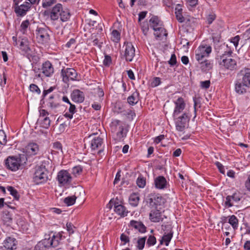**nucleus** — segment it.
Wrapping results in <instances>:
<instances>
[{
	"label": "nucleus",
	"mask_w": 250,
	"mask_h": 250,
	"mask_svg": "<svg viewBox=\"0 0 250 250\" xmlns=\"http://www.w3.org/2000/svg\"><path fill=\"white\" fill-rule=\"evenodd\" d=\"M61 11H62V5L60 3L56 4L49 12L50 18L51 20L55 21L59 19Z\"/></svg>",
	"instance_id": "12"
},
{
	"label": "nucleus",
	"mask_w": 250,
	"mask_h": 250,
	"mask_svg": "<svg viewBox=\"0 0 250 250\" xmlns=\"http://www.w3.org/2000/svg\"><path fill=\"white\" fill-rule=\"evenodd\" d=\"M199 64V67L203 71H207L210 70L212 67V64L209 60L205 59L204 61L201 62Z\"/></svg>",
	"instance_id": "25"
},
{
	"label": "nucleus",
	"mask_w": 250,
	"mask_h": 250,
	"mask_svg": "<svg viewBox=\"0 0 250 250\" xmlns=\"http://www.w3.org/2000/svg\"><path fill=\"white\" fill-rule=\"evenodd\" d=\"M156 243V239L153 235H149L146 242V246H154Z\"/></svg>",
	"instance_id": "42"
},
{
	"label": "nucleus",
	"mask_w": 250,
	"mask_h": 250,
	"mask_svg": "<svg viewBox=\"0 0 250 250\" xmlns=\"http://www.w3.org/2000/svg\"><path fill=\"white\" fill-rule=\"evenodd\" d=\"M7 190L9 191L10 194L13 196L14 198L18 200L20 198V194L18 192L17 190L13 187L9 186L7 188Z\"/></svg>",
	"instance_id": "35"
},
{
	"label": "nucleus",
	"mask_w": 250,
	"mask_h": 250,
	"mask_svg": "<svg viewBox=\"0 0 250 250\" xmlns=\"http://www.w3.org/2000/svg\"><path fill=\"white\" fill-rule=\"evenodd\" d=\"M211 52V47L209 46H200L198 47L195 52H199V53L205 55L206 57H207Z\"/></svg>",
	"instance_id": "26"
},
{
	"label": "nucleus",
	"mask_w": 250,
	"mask_h": 250,
	"mask_svg": "<svg viewBox=\"0 0 250 250\" xmlns=\"http://www.w3.org/2000/svg\"><path fill=\"white\" fill-rule=\"evenodd\" d=\"M27 41L26 39H22L20 42V49L25 53H28L30 49L28 46Z\"/></svg>",
	"instance_id": "34"
},
{
	"label": "nucleus",
	"mask_w": 250,
	"mask_h": 250,
	"mask_svg": "<svg viewBox=\"0 0 250 250\" xmlns=\"http://www.w3.org/2000/svg\"><path fill=\"white\" fill-rule=\"evenodd\" d=\"M62 231L55 235L51 232L49 234L45 235V238L36 245L34 250H45L47 248L57 247L62 239Z\"/></svg>",
	"instance_id": "1"
},
{
	"label": "nucleus",
	"mask_w": 250,
	"mask_h": 250,
	"mask_svg": "<svg viewBox=\"0 0 250 250\" xmlns=\"http://www.w3.org/2000/svg\"><path fill=\"white\" fill-rule=\"evenodd\" d=\"M40 119L47 117L49 115V113L45 109H42L40 111Z\"/></svg>",
	"instance_id": "62"
},
{
	"label": "nucleus",
	"mask_w": 250,
	"mask_h": 250,
	"mask_svg": "<svg viewBox=\"0 0 250 250\" xmlns=\"http://www.w3.org/2000/svg\"><path fill=\"white\" fill-rule=\"evenodd\" d=\"M125 47L124 56L126 61L131 62L135 56V48L131 42H125L123 46Z\"/></svg>",
	"instance_id": "6"
},
{
	"label": "nucleus",
	"mask_w": 250,
	"mask_h": 250,
	"mask_svg": "<svg viewBox=\"0 0 250 250\" xmlns=\"http://www.w3.org/2000/svg\"><path fill=\"white\" fill-rule=\"evenodd\" d=\"M17 240L12 237L7 238L4 242V247L8 250H13L16 249Z\"/></svg>",
	"instance_id": "18"
},
{
	"label": "nucleus",
	"mask_w": 250,
	"mask_h": 250,
	"mask_svg": "<svg viewBox=\"0 0 250 250\" xmlns=\"http://www.w3.org/2000/svg\"><path fill=\"white\" fill-rule=\"evenodd\" d=\"M153 30L156 32L154 34L157 37H160L163 35H166L165 29L163 27H161V26H158L156 28H154Z\"/></svg>",
	"instance_id": "37"
},
{
	"label": "nucleus",
	"mask_w": 250,
	"mask_h": 250,
	"mask_svg": "<svg viewBox=\"0 0 250 250\" xmlns=\"http://www.w3.org/2000/svg\"><path fill=\"white\" fill-rule=\"evenodd\" d=\"M42 126L44 128H48L50 125V120L47 117L40 119Z\"/></svg>",
	"instance_id": "38"
},
{
	"label": "nucleus",
	"mask_w": 250,
	"mask_h": 250,
	"mask_svg": "<svg viewBox=\"0 0 250 250\" xmlns=\"http://www.w3.org/2000/svg\"><path fill=\"white\" fill-rule=\"evenodd\" d=\"M175 10V14L177 21L179 22H183L185 21V18L182 15V9L181 5L179 4H177Z\"/></svg>",
	"instance_id": "24"
},
{
	"label": "nucleus",
	"mask_w": 250,
	"mask_h": 250,
	"mask_svg": "<svg viewBox=\"0 0 250 250\" xmlns=\"http://www.w3.org/2000/svg\"><path fill=\"white\" fill-rule=\"evenodd\" d=\"M146 236L138 237L136 243V247L139 250H142L145 245Z\"/></svg>",
	"instance_id": "28"
},
{
	"label": "nucleus",
	"mask_w": 250,
	"mask_h": 250,
	"mask_svg": "<svg viewBox=\"0 0 250 250\" xmlns=\"http://www.w3.org/2000/svg\"><path fill=\"white\" fill-rule=\"evenodd\" d=\"M56 3V0H42V6L45 8Z\"/></svg>",
	"instance_id": "44"
},
{
	"label": "nucleus",
	"mask_w": 250,
	"mask_h": 250,
	"mask_svg": "<svg viewBox=\"0 0 250 250\" xmlns=\"http://www.w3.org/2000/svg\"><path fill=\"white\" fill-rule=\"evenodd\" d=\"M14 11L18 17H23L30 8V3H25L20 5H14Z\"/></svg>",
	"instance_id": "8"
},
{
	"label": "nucleus",
	"mask_w": 250,
	"mask_h": 250,
	"mask_svg": "<svg viewBox=\"0 0 250 250\" xmlns=\"http://www.w3.org/2000/svg\"><path fill=\"white\" fill-rule=\"evenodd\" d=\"M74 227L71 223H67L66 224L67 230L69 233V234H72L74 233Z\"/></svg>",
	"instance_id": "58"
},
{
	"label": "nucleus",
	"mask_w": 250,
	"mask_h": 250,
	"mask_svg": "<svg viewBox=\"0 0 250 250\" xmlns=\"http://www.w3.org/2000/svg\"><path fill=\"white\" fill-rule=\"evenodd\" d=\"M175 107L173 111V116L174 117L177 116L180 114L185 108L186 104L184 99L180 97L176 101L174 102Z\"/></svg>",
	"instance_id": "11"
},
{
	"label": "nucleus",
	"mask_w": 250,
	"mask_h": 250,
	"mask_svg": "<svg viewBox=\"0 0 250 250\" xmlns=\"http://www.w3.org/2000/svg\"><path fill=\"white\" fill-rule=\"evenodd\" d=\"M232 202V200L231 197H230V196H228L226 199V201L225 203V205L228 207H232L233 206V203Z\"/></svg>",
	"instance_id": "52"
},
{
	"label": "nucleus",
	"mask_w": 250,
	"mask_h": 250,
	"mask_svg": "<svg viewBox=\"0 0 250 250\" xmlns=\"http://www.w3.org/2000/svg\"><path fill=\"white\" fill-rule=\"evenodd\" d=\"M71 98L74 102L81 103L84 100V94L80 90L76 89L73 91L71 94Z\"/></svg>",
	"instance_id": "14"
},
{
	"label": "nucleus",
	"mask_w": 250,
	"mask_h": 250,
	"mask_svg": "<svg viewBox=\"0 0 250 250\" xmlns=\"http://www.w3.org/2000/svg\"><path fill=\"white\" fill-rule=\"evenodd\" d=\"M139 199V196L135 193H133L129 197V203L132 206L136 207L138 204Z\"/></svg>",
	"instance_id": "30"
},
{
	"label": "nucleus",
	"mask_w": 250,
	"mask_h": 250,
	"mask_svg": "<svg viewBox=\"0 0 250 250\" xmlns=\"http://www.w3.org/2000/svg\"><path fill=\"white\" fill-rule=\"evenodd\" d=\"M176 63H177L176 57L174 54H173L171 55L170 59L168 61V63L171 66H173V65H175L176 64Z\"/></svg>",
	"instance_id": "50"
},
{
	"label": "nucleus",
	"mask_w": 250,
	"mask_h": 250,
	"mask_svg": "<svg viewBox=\"0 0 250 250\" xmlns=\"http://www.w3.org/2000/svg\"><path fill=\"white\" fill-rule=\"evenodd\" d=\"M5 167L7 169L12 171H16L22 168L21 156L19 157L9 156L5 161Z\"/></svg>",
	"instance_id": "2"
},
{
	"label": "nucleus",
	"mask_w": 250,
	"mask_h": 250,
	"mask_svg": "<svg viewBox=\"0 0 250 250\" xmlns=\"http://www.w3.org/2000/svg\"><path fill=\"white\" fill-rule=\"evenodd\" d=\"M39 150V146L36 143H30L25 148L24 152L27 155H35Z\"/></svg>",
	"instance_id": "15"
},
{
	"label": "nucleus",
	"mask_w": 250,
	"mask_h": 250,
	"mask_svg": "<svg viewBox=\"0 0 250 250\" xmlns=\"http://www.w3.org/2000/svg\"><path fill=\"white\" fill-rule=\"evenodd\" d=\"M114 211L121 217H125L127 216L128 211L126 209V208L123 205L115 202L114 203Z\"/></svg>",
	"instance_id": "17"
},
{
	"label": "nucleus",
	"mask_w": 250,
	"mask_h": 250,
	"mask_svg": "<svg viewBox=\"0 0 250 250\" xmlns=\"http://www.w3.org/2000/svg\"><path fill=\"white\" fill-rule=\"evenodd\" d=\"M217 59L218 63L221 67H224L225 69L230 70L236 69V62L230 57L223 55L220 56V58H218Z\"/></svg>",
	"instance_id": "4"
},
{
	"label": "nucleus",
	"mask_w": 250,
	"mask_h": 250,
	"mask_svg": "<svg viewBox=\"0 0 250 250\" xmlns=\"http://www.w3.org/2000/svg\"><path fill=\"white\" fill-rule=\"evenodd\" d=\"M150 27H152L153 29L156 28L158 26H161L160 21L158 18L156 16H153L149 20Z\"/></svg>",
	"instance_id": "33"
},
{
	"label": "nucleus",
	"mask_w": 250,
	"mask_h": 250,
	"mask_svg": "<svg viewBox=\"0 0 250 250\" xmlns=\"http://www.w3.org/2000/svg\"><path fill=\"white\" fill-rule=\"evenodd\" d=\"M29 25V21L28 20L24 21L22 22L21 25V31L24 33L25 31Z\"/></svg>",
	"instance_id": "49"
},
{
	"label": "nucleus",
	"mask_w": 250,
	"mask_h": 250,
	"mask_svg": "<svg viewBox=\"0 0 250 250\" xmlns=\"http://www.w3.org/2000/svg\"><path fill=\"white\" fill-rule=\"evenodd\" d=\"M30 90L32 92H36L38 94L41 93V90L38 86L35 84H31L29 86Z\"/></svg>",
	"instance_id": "47"
},
{
	"label": "nucleus",
	"mask_w": 250,
	"mask_h": 250,
	"mask_svg": "<svg viewBox=\"0 0 250 250\" xmlns=\"http://www.w3.org/2000/svg\"><path fill=\"white\" fill-rule=\"evenodd\" d=\"M120 239L121 241L124 242V245L129 242V239L128 236L123 233L121 235Z\"/></svg>",
	"instance_id": "57"
},
{
	"label": "nucleus",
	"mask_w": 250,
	"mask_h": 250,
	"mask_svg": "<svg viewBox=\"0 0 250 250\" xmlns=\"http://www.w3.org/2000/svg\"><path fill=\"white\" fill-rule=\"evenodd\" d=\"M249 87L239 80L237 81L235 83V91L238 94H243L246 92L247 89Z\"/></svg>",
	"instance_id": "23"
},
{
	"label": "nucleus",
	"mask_w": 250,
	"mask_h": 250,
	"mask_svg": "<svg viewBox=\"0 0 250 250\" xmlns=\"http://www.w3.org/2000/svg\"><path fill=\"white\" fill-rule=\"evenodd\" d=\"M76 199V197L75 196H69L64 199V202L67 206H71L75 203Z\"/></svg>",
	"instance_id": "39"
},
{
	"label": "nucleus",
	"mask_w": 250,
	"mask_h": 250,
	"mask_svg": "<svg viewBox=\"0 0 250 250\" xmlns=\"http://www.w3.org/2000/svg\"><path fill=\"white\" fill-rule=\"evenodd\" d=\"M111 62V59L109 56L105 55L104 59L103 61V63L104 65L108 66Z\"/></svg>",
	"instance_id": "54"
},
{
	"label": "nucleus",
	"mask_w": 250,
	"mask_h": 250,
	"mask_svg": "<svg viewBox=\"0 0 250 250\" xmlns=\"http://www.w3.org/2000/svg\"><path fill=\"white\" fill-rule=\"evenodd\" d=\"M82 167L81 166H78L72 168V173L75 177H77L82 173Z\"/></svg>",
	"instance_id": "46"
},
{
	"label": "nucleus",
	"mask_w": 250,
	"mask_h": 250,
	"mask_svg": "<svg viewBox=\"0 0 250 250\" xmlns=\"http://www.w3.org/2000/svg\"><path fill=\"white\" fill-rule=\"evenodd\" d=\"M160 79L158 77H155L153 81L151 82V84L152 87H156L158 86L159 84H160Z\"/></svg>",
	"instance_id": "53"
},
{
	"label": "nucleus",
	"mask_w": 250,
	"mask_h": 250,
	"mask_svg": "<svg viewBox=\"0 0 250 250\" xmlns=\"http://www.w3.org/2000/svg\"><path fill=\"white\" fill-rule=\"evenodd\" d=\"M116 131L117 138L119 140L121 139L125 136V133L124 132V127L123 125L119 126V129Z\"/></svg>",
	"instance_id": "40"
},
{
	"label": "nucleus",
	"mask_w": 250,
	"mask_h": 250,
	"mask_svg": "<svg viewBox=\"0 0 250 250\" xmlns=\"http://www.w3.org/2000/svg\"><path fill=\"white\" fill-rule=\"evenodd\" d=\"M229 223L232 225L234 229L238 227V219L234 215H232L230 217Z\"/></svg>",
	"instance_id": "43"
},
{
	"label": "nucleus",
	"mask_w": 250,
	"mask_h": 250,
	"mask_svg": "<svg viewBox=\"0 0 250 250\" xmlns=\"http://www.w3.org/2000/svg\"><path fill=\"white\" fill-rule=\"evenodd\" d=\"M103 143V140L99 136L92 137L91 141L90 146L92 149L95 150L101 146Z\"/></svg>",
	"instance_id": "21"
},
{
	"label": "nucleus",
	"mask_w": 250,
	"mask_h": 250,
	"mask_svg": "<svg viewBox=\"0 0 250 250\" xmlns=\"http://www.w3.org/2000/svg\"><path fill=\"white\" fill-rule=\"evenodd\" d=\"M42 73L46 77H50L54 73V68L49 61H46L42 65Z\"/></svg>",
	"instance_id": "13"
},
{
	"label": "nucleus",
	"mask_w": 250,
	"mask_h": 250,
	"mask_svg": "<svg viewBox=\"0 0 250 250\" xmlns=\"http://www.w3.org/2000/svg\"><path fill=\"white\" fill-rule=\"evenodd\" d=\"M57 179L60 184L65 185L71 181V177L67 171L62 170L58 172Z\"/></svg>",
	"instance_id": "9"
},
{
	"label": "nucleus",
	"mask_w": 250,
	"mask_h": 250,
	"mask_svg": "<svg viewBox=\"0 0 250 250\" xmlns=\"http://www.w3.org/2000/svg\"><path fill=\"white\" fill-rule=\"evenodd\" d=\"M245 186L247 189L250 191V175L248 177V179L245 183Z\"/></svg>",
	"instance_id": "64"
},
{
	"label": "nucleus",
	"mask_w": 250,
	"mask_h": 250,
	"mask_svg": "<svg viewBox=\"0 0 250 250\" xmlns=\"http://www.w3.org/2000/svg\"><path fill=\"white\" fill-rule=\"evenodd\" d=\"M146 11H142L140 12L139 14V21H140L141 20H143L146 17Z\"/></svg>",
	"instance_id": "61"
},
{
	"label": "nucleus",
	"mask_w": 250,
	"mask_h": 250,
	"mask_svg": "<svg viewBox=\"0 0 250 250\" xmlns=\"http://www.w3.org/2000/svg\"><path fill=\"white\" fill-rule=\"evenodd\" d=\"M139 93L134 92L130 96L127 98V102L129 104L134 105L136 104L139 101Z\"/></svg>",
	"instance_id": "29"
},
{
	"label": "nucleus",
	"mask_w": 250,
	"mask_h": 250,
	"mask_svg": "<svg viewBox=\"0 0 250 250\" xmlns=\"http://www.w3.org/2000/svg\"><path fill=\"white\" fill-rule=\"evenodd\" d=\"M167 228H169V229H168V230H169V232H165L162 237V239L160 240L161 244H162L163 242H165V245L166 246L168 245L170 241L173 236V232L171 230V228L169 226H167Z\"/></svg>",
	"instance_id": "22"
},
{
	"label": "nucleus",
	"mask_w": 250,
	"mask_h": 250,
	"mask_svg": "<svg viewBox=\"0 0 250 250\" xmlns=\"http://www.w3.org/2000/svg\"><path fill=\"white\" fill-rule=\"evenodd\" d=\"M195 53V59L198 61L199 63H200L201 62L204 61L205 59H206V57L205 56V55H202L199 52Z\"/></svg>",
	"instance_id": "48"
},
{
	"label": "nucleus",
	"mask_w": 250,
	"mask_h": 250,
	"mask_svg": "<svg viewBox=\"0 0 250 250\" xmlns=\"http://www.w3.org/2000/svg\"><path fill=\"white\" fill-rule=\"evenodd\" d=\"M47 105L51 109L53 110L58 107L59 104L55 100H54V96L52 95L48 99Z\"/></svg>",
	"instance_id": "27"
},
{
	"label": "nucleus",
	"mask_w": 250,
	"mask_h": 250,
	"mask_svg": "<svg viewBox=\"0 0 250 250\" xmlns=\"http://www.w3.org/2000/svg\"><path fill=\"white\" fill-rule=\"evenodd\" d=\"M48 171L44 167H37L33 176V181L37 185L45 183L48 180Z\"/></svg>",
	"instance_id": "3"
},
{
	"label": "nucleus",
	"mask_w": 250,
	"mask_h": 250,
	"mask_svg": "<svg viewBox=\"0 0 250 250\" xmlns=\"http://www.w3.org/2000/svg\"><path fill=\"white\" fill-rule=\"evenodd\" d=\"M216 16L214 14H209L207 18L208 23L210 24L215 19Z\"/></svg>",
	"instance_id": "51"
},
{
	"label": "nucleus",
	"mask_w": 250,
	"mask_h": 250,
	"mask_svg": "<svg viewBox=\"0 0 250 250\" xmlns=\"http://www.w3.org/2000/svg\"><path fill=\"white\" fill-rule=\"evenodd\" d=\"M210 82L209 81H205L201 82V86L202 88L207 89L210 86Z\"/></svg>",
	"instance_id": "59"
},
{
	"label": "nucleus",
	"mask_w": 250,
	"mask_h": 250,
	"mask_svg": "<svg viewBox=\"0 0 250 250\" xmlns=\"http://www.w3.org/2000/svg\"><path fill=\"white\" fill-rule=\"evenodd\" d=\"M189 120V118L186 113H183L176 119L175 122L176 129L179 131H183L187 122Z\"/></svg>",
	"instance_id": "7"
},
{
	"label": "nucleus",
	"mask_w": 250,
	"mask_h": 250,
	"mask_svg": "<svg viewBox=\"0 0 250 250\" xmlns=\"http://www.w3.org/2000/svg\"><path fill=\"white\" fill-rule=\"evenodd\" d=\"M240 37L239 36H236L231 39V42L233 43L234 46L236 47L238 44Z\"/></svg>",
	"instance_id": "60"
},
{
	"label": "nucleus",
	"mask_w": 250,
	"mask_h": 250,
	"mask_svg": "<svg viewBox=\"0 0 250 250\" xmlns=\"http://www.w3.org/2000/svg\"><path fill=\"white\" fill-rule=\"evenodd\" d=\"M149 218L150 220L153 222H158L163 220L161 212L158 209L152 210L149 214Z\"/></svg>",
	"instance_id": "20"
},
{
	"label": "nucleus",
	"mask_w": 250,
	"mask_h": 250,
	"mask_svg": "<svg viewBox=\"0 0 250 250\" xmlns=\"http://www.w3.org/2000/svg\"><path fill=\"white\" fill-rule=\"evenodd\" d=\"M111 35V40L113 42H117L120 40V34L117 30H114L112 32Z\"/></svg>",
	"instance_id": "41"
},
{
	"label": "nucleus",
	"mask_w": 250,
	"mask_h": 250,
	"mask_svg": "<svg viewBox=\"0 0 250 250\" xmlns=\"http://www.w3.org/2000/svg\"><path fill=\"white\" fill-rule=\"evenodd\" d=\"M137 186L141 188H143L146 184V179L142 176H139L136 181Z\"/></svg>",
	"instance_id": "45"
},
{
	"label": "nucleus",
	"mask_w": 250,
	"mask_h": 250,
	"mask_svg": "<svg viewBox=\"0 0 250 250\" xmlns=\"http://www.w3.org/2000/svg\"><path fill=\"white\" fill-rule=\"evenodd\" d=\"M130 226L141 233H144L146 231V228L141 221L131 220L130 222Z\"/></svg>",
	"instance_id": "19"
},
{
	"label": "nucleus",
	"mask_w": 250,
	"mask_h": 250,
	"mask_svg": "<svg viewBox=\"0 0 250 250\" xmlns=\"http://www.w3.org/2000/svg\"><path fill=\"white\" fill-rule=\"evenodd\" d=\"M111 127L112 132H116L119 129V126H123L121 124V122L119 120H115L112 122L111 124Z\"/></svg>",
	"instance_id": "36"
},
{
	"label": "nucleus",
	"mask_w": 250,
	"mask_h": 250,
	"mask_svg": "<svg viewBox=\"0 0 250 250\" xmlns=\"http://www.w3.org/2000/svg\"><path fill=\"white\" fill-rule=\"evenodd\" d=\"M54 89V87H50L48 89H47V90H44L43 91V94H42V98H44V97H45V96L51 92Z\"/></svg>",
	"instance_id": "63"
},
{
	"label": "nucleus",
	"mask_w": 250,
	"mask_h": 250,
	"mask_svg": "<svg viewBox=\"0 0 250 250\" xmlns=\"http://www.w3.org/2000/svg\"><path fill=\"white\" fill-rule=\"evenodd\" d=\"M239 80L241 81L248 86H250V72H246L243 75L242 79H239Z\"/></svg>",
	"instance_id": "32"
},
{
	"label": "nucleus",
	"mask_w": 250,
	"mask_h": 250,
	"mask_svg": "<svg viewBox=\"0 0 250 250\" xmlns=\"http://www.w3.org/2000/svg\"><path fill=\"white\" fill-rule=\"evenodd\" d=\"M60 17L61 21L64 22L67 21L69 19L70 14L67 10H63L62 8V11H61Z\"/></svg>",
	"instance_id": "31"
},
{
	"label": "nucleus",
	"mask_w": 250,
	"mask_h": 250,
	"mask_svg": "<svg viewBox=\"0 0 250 250\" xmlns=\"http://www.w3.org/2000/svg\"><path fill=\"white\" fill-rule=\"evenodd\" d=\"M77 76L76 71L73 68L62 69L61 71V76L63 82L66 83L69 80H75Z\"/></svg>",
	"instance_id": "5"
},
{
	"label": "nucleus",
	"mask_w": 250,
	"mask_h": 250,
	"mask_svg": "<svg viewBox=\"0 0 250 250\" xmlns=\"http://www.w3.org/2000/svg\"><path fill=\"white\" fill-rule=\"evenodd\" d=\"M6 136L3 130H0V143L2 144L3 143L6 142Z\"/></svg>",
	"instance_id": "56"
},
{
	"label": "nucleus",
	"mask_w": 250,
	"mask_h": 250,
	"mask_svg": "<svg viewBox=\"0 0 250 250\" xmlns=\"http://www.w3.org/2000/svg\"><path fill=\"white\" fill-rule=\"evenodd\" d=\"M232 200V202H238L240 200V196L239 193H234L232 196H230Z\"/></svg>",
	"instance_id": "55"
},
{
	"label": "nucleus",
	"mask_w": 250,
	"mask_h": 250,
	"mask_svg": "<svg viewBox=\"0 0 250 250\" xmlns=\"http://www.w3.org/2000/svg\"><path fill=\"white\" fill-rule=\"evenodd\" d=\"M155 187L158 189H164L167 188V182L166 179L163 176H159L154 181Z\"/></svg>",
	"instance_id": "16"
},
{
	"label": "nucleus",
	"mask_w": 250,
	"mask_h": 250,
	"mask_svg": "<svg viewBox=\"0 0 250 250\" xmlns=\"http://www.w3.org/2000/svg\"><path fill=\"white\" fill-rule=\"evenodd\" d=\"M48 29L45 28H38L36 30V37L39 42H47L49 40Z\"/></svg>",
	"instance_id": "10"
}]
</instances>
